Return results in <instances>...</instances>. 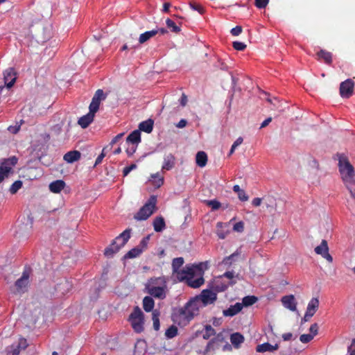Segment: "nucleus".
I'll list each match as a JSON object with an SVG mask.
<instances>
[{
	"mask_svg": "<svg viewBox=\"0 0 355 355\" xmlns=\"http://www.w3.org/2000/svg\"><path fill=\"white\" fill-rule=\"evenodd\" d=\"M182 257H177L173 259L172 270L177 275L179 282H185L187 284L193 288L200 287L205 282L204 271L208 267L207 262H201L196 265L187 266L184 269L180 270L184 264Z\"/></svg>",
	"mask_w": 355,
	"mask_h": 355,
	"instance_id": "1",
	"label": "nucleus"
},
{
	"mask_svg": "<svg viewBox=\"0 0 355 355\" xmlns=\"http://www.w3.org/2000/svg\"><path fill=\"white\" fill-rule=\"evenodd\" d=\"M338 169L342 180L350 193L351 197L355 200V171L346 156L343 154L337 155Z\"/></svg>",
	"mask_w": 355,
	"mask_h": 355,
	"instance_id": "2",
	"label": "nucleus"
},
{
	"mask_svg": "<svg viewBox=\"0 0 355 355\" xmlns=\"http://www.w3.org/2000/svg\"><path fill=\"white\" fill-rule=\"evenodd\" d=\"M168 279L165 276L151 277L145 284V289L152 297L164 300L168 291Z\"/></svg>",
	"mask_w": 355,
	"mask_h": 355,
	"instance_id": "3",
	"label": "nucleus"
},
{
	"mask_svg": "<svg viewBox=\"0 0 355 355\" xmlns=\"http://www.w3.org/2000/svg\"><path fill=\"white\" fill-rule=\"evenodd\" d=\"M131 229H126L121 233L112 243L105 249L104 254L106 257H112L123 247L130 238Z\"/></svg>",
	"mask_w": 355,
	"mask_h": 355,
	"instance_id": "4",
	"label": "nucleus"
},
{
	"mask_svg": "<svg viewBox=\"0 0 355 355\" xmlns=\"http://www.w3.org/2000/svg\"><path fill=\"white\" fill-rule=\"evenodd\" d=\"M128 321L137 334H140L144 330V314L139 306H135L130 314Z\"/></svg>",
	"mask_w": 355,
	"mask_h": 355,
	"instance_id": "5",
	"label": "nucleus"
},
{
	"mask_svg": "<svg viewBox=\"0 0 355 355\" xmlns=\"http://www.w3.org/2000/svg\"><path fill=\"white\" fill-rule=\"evenodd\" d=\"M200 306L202 305L195 297L189 300L183 308L179 310V314L184 320L190 321L195 315L198 314Z\"/></svg>",
	"mask_w": 355,
	"mask_h": 355,
	"instance_id": "6",
	"label": "nucleus"
},
{
	"mask_svg": "<svg viewBox=\"0 0 355 355\" xmlns=\"http://www.w3.org/2000/svg\"><path fill=\"white\" fill-rule=\"evenodd\" d=\"M157 202V197L151 196L148 200L141 207L137 213L134 216L137 220H145L148 219L155 211Z\"/></svg>",
	"mask_w": 355,
	"mask_h": 355,
	"instance_id": "7",
	"label": "nucleus"
},
{
	"mask_svg": "<svg viewBox=\"0 0 355 355\" xmlns=\"http://www.w3.org/2000/svg\"><path fill=\"white\" fill-rule=\"evenodd\" d=\"M202 306L213 304L217 299V295L215 292L209 290H203L200 295L196 296Z\"/></svg>",
	"mask_w": 355,
	"mask_h": 355,
	"instance_id": "8",
	"label": "nucleus"
},
{
	"mask_svg": "<svg viewBox=\"0 0 355 355\" xmlns=\"http://www.w3.org/2000/svg\"><path fill=\"white\" fill-rule=\"evenodd\" d=\"M28 346L25 338H21L17 343H15L6 348L7 355H18L21 349H25Z\"/></svg>",
	"mask_w": 355,
	"mask_h": 355,
	"instance_id": "9",
	"label": "nucleus"
},
{
	"mask_svg": "<svg viewBox=\"0 0 355 355\" xmlns=\"http://www.w3.org/2000/svg\"><path fill=\"white\" fill-rule=\"evenodd\" d=\"M315 252L317 254L321 255L324 259H325L329 263L333 262V257L329 253V247L327 244V241L326 240H322L321 243L315 248Z\"/></svg>",
	"mask_w": 355,
	"mask_h": 355,
	"instance_id": "10",
	"label": "nucleus"
},
{
	"mask_svg": "<svg viewBox=\"0 0 355 355\" xmlns=\"http://www.w3.org/2000/svg\"><path fill=\"white\" fill-rule=\"evenodd\" d=\"M29 283V271L24 270L21 277L18 279L15 282V287L17 292L21 293H24Z\"/></svg>",
	"mask_w": 355,
	"mask_h": 355,
	"instance_id": "11",
	"label": "nucleus"
},
{
	"mask_svg": "<svg viewBox=\"0 0 355 355\" xmlns=\"http://www.w3.org/2000/svg\"><path fill=\"white\" fill-rule=\"evenodd\" d=\"M354 83L351 79H347L340 85V94L343 98H349L353 94Z\"/></svg>",
	"mask_w": 355,
	"mask_h": 355,
	"instance_id": "12",
	"label": "nucleus"
},
{
	"mask_svg": "<svg viewBox=\"0 0 355 355\" xmlns=\"http://www.w3.org/2000/svg\"><path fill=\"white\" fill-rule=\"evenodd\" d=\"M73 284L69 279L64 278L55 286V291L60 295H65L72 288Z\"/></svg>",
	"mask_w": 355,
	"mask_h": 355,
	"instance_id": "13",
	"label": "nucleus"
},
{
	"mask_svg": "<svg viewBox=\"0 0 355 355\" xmlns=\"http://www.w3.org/2000/svg\"><path fill=\"white\" fill-rule=\"evenodd\" d=\"M105 98L106 95L104 94L103 91L101 89H98L95 92L89 107L92 108L94 110L98 111L101 101L105 100Z\"/></svg>",
	"mask_w": 355,
	"mask_h": 355,
	"instance_id": "14",
	"label": "nucleus"
},
{
	"mask_svg": "<svg viewBox=\"0 0 355 355\" xmlns=\"http://www.w3.org/2000/svg\"><path fill=\"white\" fill-rule=\"evenodd\" d=\"M89 111L87 114L81 116L78 119V123L83 128H86L89 125V124L94 121L95 114L97 112L96 110H94L89 107Z\"/></svg>",
	"mask_w": 355,
	"mask_h": 355,
	"instance_id": "15",
	"label": "nucleus"
},
{
	"mask_svg": "<svg viewBox=\"0 0 355 355\" xmlns=\"http://www.w3.org/2000/svg\"><path fill=\"white\" fill-rule=\"evenodd\" d=\"M4 83L8 88H10L15 84L17 76L13 68H8L3 72Z\"/></svg>",
	"mask_w": 355,
	"mask_h": 355,
	"instance_id": "16",
	"label": "nucleus"
},
{
	"mask_svg": "<svg viewBox=\"0 0 355 355\" xmlns=\"http://www.w3.org/2000/svg\"><path fill=\"white\" fill-rule=\"evenodd\" d=\"M281 301L285 308L292 311L297 310V302L293 295L283 296Z\"/></svg>",
	"mask_w": 355,
	"mask_h": 355,
	"instance_id": "17",
	"label": "nucleus"
},
{
	"mask_svg": "<svg viewBox=\"0 0 355 355\" xmlns=\"http://www.w3.org/2000/svg\"><path fill=\"white\" fill-rule=\"evenodd\" d=\"M175 157L171 154L168 153L164 157V161L162 166V171H171L175 165Z\"/></svg>",
	"mask_w": 355,
	"mask_h": 355,
	"instance_id": "18",
	"label": "nucleus"
},
{
	"mask_svg": "<svg viewBox=\"0 0 355 355\" xmlns=\"http://www.w3.org/2000/svg\"><path fill=\"white\" fill-rule=\"evenodd\" d=\"M243 309V304L236 302L234 305H231L228 309L223 310V314L225 317H232L239 313Z\"/></svg>",
	"mask_w": 355,
	"mask_h": 355,
	"instance_id": "19",
	"label": "nucleus"
},
{
	"mask_svg": "<svg viewBox=\"0 0 355 355\" xmlns=\"http://www.w3.org/2000/svg\"><path fill=\"white\" fill-rule=\"evenodd\" d=\"M279 346L277 343L271 345L269 343H264L261 345H258L256 347V351L259 353L264 352H274L279 349Z\"/></svg>",
	"mask_w": 355,
	"mask_h": 355,
	"instance_id": "20",
	"label": "nucleus"
},
{
	"mask_svg": "<svg viewBox=\"0 0 355 355\" xmlns=\"http://www.w3.org/2000/svg\"><path fill=\"white\" fill-rule=\"evenodd\" d=\"M319 300L318 297H313L308 303L306 307V315L313 316L319 307Z\"/></svg>",
	"mask_w": 355,
	"mask_h": 355,
	"instance_id": "21",
	"label": "nucleus"
},
{
	"mask_svg": "<svg viewBox=\"0 0 355 355\" xmlns=\"http://www.w3.org/2000/svg\"><path fill=\"white\" fill-rule=\"evenodd\" d=\"M223 340L222 334H218L216 337L209 340L205 349V353H208L211 351H214L218 347V343Z\"/></svg>",
	"mask_w": 355,
	"mask_h": 355,
	"instance_id": "22",
	"label": "nucleus"
},
{
	"mask_svg": "<svg viewBox=\"0 0 355 355\" xmlns=\"http://www.w3.org/2000/svg\"><path fill=\"white\" fill-rule=\"evenodd\" d=\"M12 173V170L10 166H8L7 162H3L0 166V183L6 178H8L10 174Z\"/></svg>",
	"mask_w": 355,
	"mask_h": 355,
	"instance_id": "23",
	"label": "nucleus"
},
{
	"mask_svg": "<svg viewBox=\"0 0 355 355\" xmlns=\"http://www.w3.org/2000/svg\"><path fill=\"white\" fill-rule=\"evenodd\" d=\"M81 154L78 150H71L64 155V160L67 163H73L80 159Z\"/></svg>",
	"mask_w": 355,
	"mask_h": 355,
	"instance_id": "24",
	"label": "nucleus"
},
{
	"mask_svg": "<svg viewBox=\"0 0 355 355\" xmlns=\"http://www.w3.org/2000/svg\"><path fill=\"white\" fill-rule=\"evenodd\" d=\"M64 186L65 182L63 180H55L49 184V189L53 193H58L64 189Z\"/></svg>",
	"mask_w": 355,
	"mask_h": 355,
	"instance_id": "25",
	"label": "nucleus"
},
{
	"mask_svg": "<svg viewBox=\"0 0 355 355\" xmlns=\"http://www.w3.org/2000/svg\"><path fill=\"white\" fill-rule=\"evenodd\" d=\"M127 143L137 145L141 141V132L139 130L132 132L126 138Z\"/></svg>",
	"mask_w": 355,
	"mask_h": 355,
	"instance_id": "26",
	"label": "nucleus"
},
{
	"mask_svg": "<svg viewBox=\"0 0 355 355\" xmlns=\"http://www.w3.org/2000/svg\"><path fill=\"white\" fill-rule=\"evenodd\" d=\"M207 162V155L204 151H199L196 156V163L200 167L203 168L206 166Z\"/></svg>",
	"mask_w": 355,
	"mask_h": 355,
	"instance_id": "27",
	"label": "nucleus"
},
{
	"mask_svg": "<svg viewBox=\"0 0 355 355\" xmlns=\"http://www.w3.org/2000/svg\"><path fill=\"white\" fill-rule=\"evenodd\" d=\"M154 122L152 119H148L146 121H142L139 123V131H144L146 133H150L153 129Z\"/></svg>",
	"mask_w": 355,
	"mask_h": 355,
	"instance_id": "28",
	"label": "nucleus"
},
{
	"mask_svg": "<svg viewBox=\"0 0 355 355\" xmlns=\"http://www.w3.org/2000/svg\"><path fill=\"white\" fill-rule=\"evenodd\" d=\"M230 341L235 348H239L244 342V337L240 333H234L230 336Z\"/></svg>",
	"mask_w": 355,
	"mask_h": 355,
	"instance_id": "29",
	"label": "nucleus"
},
{
	"mask_svg": "<svg viewBox=\"0 0 355 355\" xmlns=\"http://www.w3.org/2000/svg\"><path fill=\"white\" fill-rule=\"evenodd\" d=\"M153 297L150 296H146L143 299V308L146 312H150L151 311H154L153 308L155 306V302L153 299Z\"/></svg>",
	"mask_w": 355,
	"mask_h": 355,
	"instance_id": "30",
	"label": "nucleus"
},
{
	"mask_svg": "<svg viewBox=\"0 0 355 355\" xmlns=\"http://www.w3.org/2000/svg\"><path fill=\"white\" fill-rule=\"evenodd\" d=\"M318 59H322L324 62L327 64H330L332 62V54L331 52L321 49L317 53Z\"/></svg>",
	"mask_w": 355,
	"mask_h": 355,
	"instance_id": "31",
	"label": "nucleus"
},
{
	"mask_svg": "<svg viewBox=\"0 0 355 355\" xmlns=\"http://www.w3.org/2000/svg\"><path fill=\"white\" fill-rule=\"evenodd\" d=\"M158 33V31H148L141 33L139 37V44H144Z\"/></svg>",
	"mask_w": 355,
	"mask_h": 355,
	"instance_id": "32",
	"label": "nucleus"
},
{
	"mask_svg": "<svg viewBox=\"0 0 355 355\" xmlns=\"http://www.w3.org/2000/svg\"><path fill=\"white\" fill-rule=\"evenodd\" d=\"M166 227L164 219L162 217H156L153 220V227L155 232H160Z\"/></svg>",
	"mask_w": 355,
	"mask_h": 355,
	"instance_id": "33",
	"label": "nucleus"
},
{
	"mask_svg": "<svg viewBox=\"0 0 355 355\" xmlns=\"http://www.w3.org/2000/svg\"><path fill=\"white\" fill-rule=\"evenodd\" d=\"M202 338L205 340L209 339L212 336L216 334L215 329L209 324H207L205 326L204 329L202 331Z\"/></svg>",
	"mask_w": 355,
	"mask_h": 355,
	"instance_id": "34",
	"label": "nucleus"
},
{
	"mask_svg": "<svg viewBox=\"0 0 355 355\" xmlns=\"http://www.w3.org/2000/svg\"><path fill=\"white\" fill-rule=\"evenodd\" d=\"M241 252L237 250L236 252L232 253L231 255L226 257L223 260V264L226 266H230L232 261H235V259L240 255Z\"/></svg>",
	"mask_w": 355,
	"mask_h": 355,
	"instance_id": "35",
	"label": "nucleus"
},
{
	"mask_svg": "<svg viewBox=\"0 0 355 355\" xmlns=\"http://www.w3.org/2000/svg\"><path fill=\"white\" fill-rule=\"evenodd\" d=\"M142 253L140 248H138L137 246L130 250H129L125 255L124 256L125 259H133L139 257Z\"/></svg>",
	"mask_w": 355,
	"mask_h": 355,
	"instance_id": "36",
	"label": "nucleus"
},
{
	"mask_svg": "<svg viewBox=\"0 0 355 355\" xmlns=\"http://www.w3.org/2000/svg\"><path fill=\"white\" fill-rule=\"evenodd\" d=\"M151 179L153 184L157 187H160L164 184V178L159 173L152 174Z\"/></svg>",
	"mask_w": 355,
	"mask_h": 355,
	"instance_id": "37",
	"label": "nucleus"
},
{
	"mask_svg": "<svg viewBox=\"0 0 355 355\" xmlns=\"http://www.w3.org/2000/svg\"><path fill=\"white\" fill-rule=\"evenodd\" d=\"M257 301V297L253 295L245 296L242 300L243 307L254 304Z\"/></svg>",
	"mask_w": 355,
	"mask_h": 355,
	"instance_id": "38",
	"label": "nucleus"
},
{
	"mask_svg": "<svg viewBox=\"0 0 355 355\" xmlns=\"http://www.w3.org/2000/svg\"><path fill=\"white\" fill-rule=\"evenodd\" d=\"M223 223L221 222H218L216 224V234L220 239H224L228 233V231L223 230Z\"/></svg>",
	"mask_w": 355,
	"mask_h": 355,
	"instance_id": "39",
	"label": "nucleus"
},
{
	"mask_svg": "<svg viewBox=\"0 0 355 355\" xmlns=\"http://www.w3.org/2000/svg\"><path fill=\"white\" fill-rule=\"evenodd\" d=\"M159 312L157 310H154L152 313V320L153 322V328L157 331L159 329Z\"/></svg>",
	"mask_w": 355,
	"mask_h": 355,
	"instance_id": "40",
	"label": "nucleus"
},
{
	"mask_svg": "<svg viewBox=\"0 0 355 355\" xmlns=\"http://www.w3.org/2000/svg\"><path fill=\"white\" fill-rule=\"evenodd\" d=\"M177 334L178 328L174 325H171L170 327H168L165 332V336L168 339L174 338L177 336Z\"/></svg>",
	"mask_w": 355,
	"mask_h": 355,
	"instance_id": "41",
	"label": "nucleus"
},
{
	"mask_svg": "<svg viewBox=\"0 0 355 355\" xmlns=\"http://www.w3.org/2000/svg\"><path fill=\"white\" fill-rule=\"evenodd\" d=\"M166 24L167 26V27L171 29V31L173 33H179L181 29L180 28V26H177L175 24V23L171 20V19L168 18L166 20Z\"/></svg>",
	"mask_w": 355,
	"mask_h": 355,
	"instance_id": "42",
	"label": "nucleus"
},
{
	"mask_svg": "<svg viewBox=\"0 0 355 355\" xmlns=\"http://www.w3.org/2000/svg\"><path fill=\"white\" fill-rule=\"evenodd\" d=\"M22 187V182L21 180L15 181L10 187L9 191L12 194L16 193L19 189H20Z\"/></svg>",
	"mask_w": 355,
	"mask_h": 355,
	"instance_id": "43",
	"label": "nucleus"
},
{
	"mask_svg": "<svg viewBox=\"0 0 355 355\" xmlns=\"http://www.w3.org/2000/svg\"><path fill=\"white\" fill-rule=\"evenodd\" d=\"M149 239V236L144 237L140 241L139 244L137 246L138 248H140L142 252L147 248Z\"/></svg>",
	"mask_w": 355,
	"mask_h": 355,
	"instance_id": "44",
	"label": "nucleus"
},
{
	"mask_svg": "<svg viewBox=\"0 0 355 355\" xmlns=\"http://www.w3.org/2000/svg\"><path fill=\"white\" fill-rule=\"evenodd\" d=\"M207 205L211 207L212 210H217L220 207V202L216 200L207 201Z\"/></svg>",
	"mask_w": 355,
	"mask_h": 355,
	"instance_id": "45",
	"label": "nucleus"
},
{
	"mask_svg": "<svg viewBox=\"0 0 355 355\" xmlns=\"http://www.w3.org/2000/svg\"><path fill=\"white\" fill-rule=\"evenodd\" d=\"M189 6L192 10L197 11L200 14L204 13L205 10L203 7L198 3L191 2Z\"/></svg>",
	"mask_w": 355,
	"mask_h": 355,
	"instance_id": "46",
	"label": "nucleus"
},
{
	"mask_svg": "<svg viewBox=\"0 0 355 355\" xmlns=\"http://www.w3.org/2000/svg\"><path fill=\"white\" fill-rule=\"evenodd\" d=\"M313 338V335H311V334H302L300 337V340L302 343H309L312 339Z\"/></svg>",
	"mask_w": 355,
	"mask_h": 355,
	"instance_id": "47",
	"label": "nucleus"
},
{
	"mask_svg": "<svg viewBox=\"0 0 355 355\" xmlns=\"http://www.w3.org/2000/svg\"><path fill=\"white\" fill-rule=\"evenodd\" d=\"M232 46L237 51H243L246 48V44L241 42H234Z\"/></svg>",
	"mask_w": 355,
	"mask_h": 355,
	"instance_id": "48",
	"label": "nucleus"
},
{
	"mask_svg": "<svg viewBox=\"0 0 355 355\" xmlns=\"http://www.w3.org/2000/svg\"><path fill=\"white\" fill-rule=\"evenodd\" d=\"M269 0H255V6L258 8H264L268 3Z\"/></svg>",
	"mask_w": 355,
	"mask_h": 355,
	"instance_id": "49",
	"label": "nucleus"
},
{
	"mask_svg": "<svg viewBox=\"0 0 355 355\" xmlns=\"http://www.w3.org/2000/svg\"><path fill=\"white\" fill-rule=\"evenodd\" d=\"M215 66L216 67L224 71H226L228 69L227 64L221 59L218 60L217 62L215 64Z\"/></svg>",
	"mask_w": 355,
	"mask_h": 355,
	"instance_id": "50",
	"label": "nucleus"
},
{
	"mask_svg": "<svg viewBox=\"0 0 355 355\" xmlns=\"http://www.w3.org/2000/svg\"><path fill=\"white\" fill-rule=\"evenodd\" d=\"M233 230L238 232H242L244 230V224L240 221L234 225Z\"/></svg>",
	"mask_w": 355,
	"mask_h": 355,
	"instance_id": "51",
	"label": "nucleus"
},
{
	"mask_svg": "<svg viewBox=\"0 0 355 355\" xmlns=\"http://www.w3.org/2000/svg\"><path fill=\"white\" fill-rule=\"evenodd\" d=\"M137 168V165L135 164H132L131 165H130L129 166H126L123 168V175L124 176H126L128 175V173L135 169Z\"/></svg>",
	"mask_w": 355,
	"mask_h": 355,
	"instance_id": "52",
	"label": "nucleus"
},
{
	"mask_svg": "<svg viewBox=\"0 0 355 355\" xmlns=\"http://www.w3.org/2000/svg\"><path fill=\"white\" fill-rule=\"evenodd\" d=\"M231 33L234 36L239 35L242 32V27L240 26H236V27L232 28Z\"/></svg>",
	"mask_w": 355,
	"mask_h": 355,
	"instance_id": "53",
	"label": "nucleus"
},
{
	"mask_svg": "<svg viewBox=\"0 0 355 355\" xmlns=\"http://www.w3.org/2000/svg\"><path fill=\"white\" fill-rule=\"evenodd\" d=\"M309 331L311 335H313V337L318 334V326L317 323H314L311 325L309 328Z\"/></svg>",
	"mask_w": 355,
	"mask_h": 355,
	"instance_id": "54",
	"label": "nucleus"
},
{
	"mask_svg": "<svg viewBox=\"0 0 355 355\" xmlns=\"http://www.w3.org/2000/svg\"><path fill=\"white\" fill-rule=\"evenodd\" d=\"M238 197L241 201H247L248 200V196L243 189L238 193Z\"/></svg>",
	"mask_w": 355,
	"mask_h": 355,
	"instance_id": "55",
	"label": "nucleus"
},
{
	"mask_svg": "<svg viewBox=\"0 0 355 355\" xmlns=\"http://www.w3.org/2000/svg\"><path fill=\"white\" fill-rule=\"evenodd\" d=\"M104 150L105 149L103 148L102 152H101V153L96 158L94 166H97L99 164H101L102 160H103V159L105 157V153L104 152Z\"/></svg>",
	"mask_w": 355,
	"mask_h": 355,
	"instance_id": "56",
	"label": "nucleus"
},
{
	"mask_svg": "<svg viewBox=\"0 0 355 355\" xmlns=\"http://www.w3.org/2000/svg\"><path fill=\"white\" fill-rule=\"evenodd\" d=\"M348 353L349 355H355V338L352 340L351 345L348 347Z\"/></svg>",
	"mask_w": 355,
	"mask_h": 355,
	"instance_id": "57",
	"label": "nucleus"
},
{
	"mask_svg": "<svg viewBox=\"0 0 355 355\" xmlns=\"http://www.w3.org/2000/svg\"><path fill=\"white\" fill-rule=\"evenodd\" d=\"M137 150V145L136 146H132L131 147H128L126 149V153L129 157H131L136 151Z\"/></svg>",
	"mask_w": 355,
	"mask_h": 355,
	"instance_id": "58",
	"label": "nucleus"
},
{
	"mask_svg": "<svg viewBox=\"0 0 355 355\" xmlns=\"http://www.w3.org/2000/svg\"><path fill=\"white\" fill-rule=\"evenodd\" d=\"M243 141V139L241 137H239L236 139V140L232 144L233 148H236L239 146H240Z\"/></svg>",
	"mask_w": 355,
	"mask_h": 355,
	"instance_id": "59",
	"label": "nucleus"
},
{
	"mask_svg": "<svg viewBox=\"0 0 355 355\" xmlns=\"http://www.w3.org/2000/svg\"><path fill=\"white\" fill-rule=\"evenodd\" d=\"M265 200V204L268 208H272V205H271L273 202V199L272 198L268 197L266 198H263Z\"/></svg>",
	"mask_w": 355,
	"mask_h": 355,
	"instance_id": "60",
	"label": "nucleus"
},
{
	"mask_svg": "<svg viewBox=\"0 0 355 355\" xmlns=\"http://www.w3.org/2000/svg\"><path fill=\"white\" fill-rule=\"evenodd\" d=\"M262 199L260 198H255L252 201V205L254 207H259L261 205Z\"/></svg>",
	"mask_w": 355,
	"mask_h": 355,
	"instance_id": "61",
	"label": "nucleus"
},
{
	"mask_svg": "<svg viewBox=\"0 0 355 355\" xmlns=\"http://www.w3.org/2000/svg\"><path fill=\"white\" fill-rule=\"evenodd\" d=\"M187 120L182 119L176 124V127L178 128H184L187 125Z\"/></svg>",
	"mask_w": 355,
	"mask_h": 355,
	"instance_id": "62",
	"label": "nucleus"
},
{
	"mask_svg": "<svg viewBox=\"0 0 355 355\" xmlns=\"http://www.w3.org/2000/svg\"><path fill=\"white\" fill-rule=\"evenodd\" d=\"M187 103V96L184 94H182V96L180 98V103L182 106L184 107L186 105Z\"/></svg>",
	"mask_w": 355,
	"mask_h": 355,
	"instance_id": "63",
	"label": "nucleus"
},
{
	"mask_svg": "<svg viewBox=\"0 0 355 355\" xmlns=\"http://www.w3.org/2000/svg\"><path fill=\"white\" fill-rule=\"evenodd\" d=\"M8 130L11 132V133H13V134H16L18 132V131L19 130V126H12V125H10L8 127Z\"/></svg>",
	"mask_w": 355,
	"mask_h": 355,
	"instance_id": "64",
	"label": "nucleus"
}]
</instances>
